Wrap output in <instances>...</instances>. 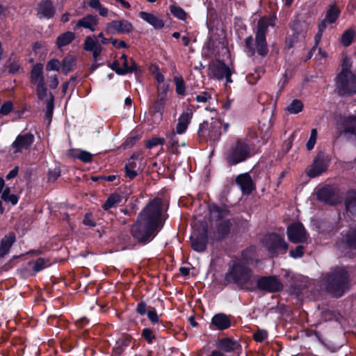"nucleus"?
<instances>
[{
  "mask_svg": "<svg viewBox=\"0 0 356 356\" xmlns=\"http://www.w3.org/2000/svg\"><path fill=\"white\" fill-rule=\"evenodd\" d=\"M162 215L163 200L158 197L142 209L130 229L131 236L138 244H148L161 232L165 224Z\"/></svg>",
  "mask_w": 356,
  "mask_h": 356,
  "instance_id": "obj_1",
  "label": "nucleus"
},
{
  "mask_svg": "<svg viewBox=\"0 0 356 356\" xmlns=\"http://www.w3.org/2000/svg\"><path fill=\"white\" fill-rule=\"evenodd\" d=\"M321 282L328 294L333 298H339L350 289V273L347 267L336 266L323 275Z\"/></svg>",
  "mask_w": 356,
  "mask_h": 356,
  "instance_id": "obj_2",
  "label": "nucleus"
},
{
  "mask_svg": "<svg viewBox=\"0 0 356 356\" xmlns=\"http://www.w3.org/2000/svg\"><path fill=\"white\" fill-rule=\"evenodd\" d=\"M270 25L268 19L264 17L259 19L254 31V38L249 35L245 39L244 47L249 57L257 55L261 58H265L269 54L266 35Z\"/></svg>",
  "mask_w": 356,
  "mask_h": 356,
  "instance_id": "obj_3",
  "label": "nucleus"
},
{
  "mask_svg": "<svg viewBox=\"0 0 356 356\" xmlns=\"http://www.w3.org/2000/svg\"><path fill=\"white\" fill-rule=\"evenodd\" d=\"M252 270L246 264L234 261L229 265L228 270L225 275V281L227 284H234L240 289L252 291Z\"/></svg>",
  "mask_w": 356,
  "mask_h": 356,
  "instance_id": "obj_4",
  "label": "nucleus"
},
{
  "mask_svg": "<svg viewBox=\"0 0 356 356\" xmlns=\"http://www.w3.org/2000/svg\"><path fill=\"white\" fill-rule=\"evenodd\" d=\"M251 156L250 146L242 139H237L223 154L228 166L244 162Z\"/></svg>",
  "mask_w": 356,
  "mask_h": 356,
  "instance_id": "obj_5",
  "label": "nucleus"
},
{
  "mask_svg": "<svg viewBox=\"0 0 356 356\" xmlns=\"http://www.w3.org/2000/svg\"><path fill=\"white\" fill-rule=\"evenodd\" d=\"M334 92L341 97H350L356 92V74H337L334 79Z\"/></svg>",
  "mask_w": 356,
  "mask_h": 356,
  "instance_id": "obj_6",
  "label": "nucleus"
},
{
  "mask_svg": "<svg viewBox=\"0 0 356 356\" xmlns=\"http://www.w3.org/2000/svg\"><path fill=\"white\" fill-rule=\"evenodd\" d=\"M262 243L272 257H277L280 254H284L289 249V244L284 236L275 232L266 234L262 241Z\"/></svg>",
  "mask_w": 356,
  "mask_h": 356,
  "instance_id": "obj_7",
  "label": "nucleus"
},
{
  "mask_svg": "<svg viewBox=\"0 0 356 356\" xmlns=\"http://www.w3.org/2000/svg\"><path fill=\"white\" fill-rule=\"evenodd\" d=\"M30 82L36 85V95L39 100H43L47 96V88L43 73V64L38 63L32 66L30 72Z\"/></svg>",
  "mask_w": 356,
  "mask_h": 356,
  "instance_id": "obj_8",
  "label": "nucleus"
},
{
  "mask_svg": "<svg viewBox=\"0 0 356 356\" xmlns=\"http://www.w3.org/2000/svg\"><path fill=\"white\" fill-rule=\"evenodd\" d=\"M316 196L318 201L330 206H336L340 202L338 189L334 185L325 184L318 188Z\"/></svg>",
  "mask_w": 356,
  "mask_h": 356,
  "instance_id": "obj_9",
  "label": "nucleus"
},
{
  "mask_svg": "<svg viewBox=\"0 0 356 356\" xmlns=\"http://www.w3.org/2000/svg\"><path fill=\"white\" fill-rule=\"evenodd\" d=\"M330 161L329 156L326 153L323 152H318L312 164L307 169V175L310 178L320 176L327 170Z\"/></svg>",
  "mask_w": 356,
  "mask_h": 356,
  "instance_id": "obj_10",
  "label": "nucleus"
},
{
  "mask_svg": "<svg viewBox=\"0 0 356 356\" xmlns=\"http://www.w3.org/2000/svg\"><path fill=\"white\" fill-rule=\"evenodd\" d=\"M190 241L192 249L197 252H203L207 250L208 243V228L207 226L201 229L195 230L191 237Z\"/></svg>",
  "mask_w": 356,
  "mask_h": 356,
  "instance_id": "obj_11",
  "label": "nucleus"
},
{
  "mask_svg": "<svg viewBox=\"0 0 356 356\" xmlns=\"http://www.w3.org/2000/svg\"><path fill=\"white\" fill-rule=\"evenodd\" d=\"M257 288L268 293H277L282 291L283 284L275 275L262 276L257 280Z\"/></svg>",
  "mask_w": 356,
  "mask_h": 356,
  "instance_id": "obj_12",
  "label": "nucleus"
},
{
  "mask_svg": "<svg viewBox=\"0 0 356 356\" xmlns=\"http://www.w3.org/2000/svg\"><path fill=\"white\" fill-rule=\"evenodd\" d=\"M286 234L289 241L293 243H305L307 240L306 229L302 223L300 222L289 225Z\"/></svg>",
  "mask_w": 356,
  "mask_h": 356,
  "instance_id": "obj_13",
  "label": "nucleus"
},
{
  "mask_svg": "<svg viewBox=\"0 0 356 356\" xmlns=\"http://www.w3.org/2000/svg\"><path fill=\"white\" fill-rule=\"evenodd\" d=\"M133 31L132 23L127 19L113 20L106 25L108 33L129 34Z\"/></svg>",
  "mask_w": 356,
  "mask_h": 356,
  "instance_id": "obj_14",
  "label": "nucleus"
},
{
  "mask_svg": "<svg viewBox=\"0 0 356 356\" xmlns=\"http://www.w3.org/2000/svg\"><path fill=\"white\" fill-rule=\"evenodd\" d=\"M238 221V218H232L224 219L216 224V241H222L227 238L231 232V229L234 224H236Z\"/></svg>",
  "mask_w": 356,
  "mask_h": 356,
  "instance_id": "obj_15",
  "label": "nucleus"
},
{
  "mask_svg": "<svg viewBox=\"0 0 356 356\" xmlns=\"http://www.w3.org/2000/svg\"><path fill=\"white\" fill-rule=\"evenodd\" d=\"M34 135L31 133L19 134L11 145L14 149V153H20L23 149H29L34 143Z\"/></svg>",
  "mask_w": 356,
  "mask_h": 356,
  "instance_id": "obj_16",
  "label": "nucleus"
},
{
  "mask_svg": "<svg viewBox=\"0 0 356 356\" xmlns=\"http://www.w3.org/2000/svg\"><path fill=\"white\" fill-rule=\"evenodd\" d=\"M56 8L51 0H41L37 5V17L49 19L54 17Z\"/></svg>",
  "mask_w": 356,
  "mask_h": 356,
  "instance_id": "obj_17",
  "label": "nucleus"
},
{
  "mask_svg": "<svg viewBox=\"0 0 356 356\" xmlns=\"http://www.w3.org/2000/svg\"><path fill=\"white\" fill-rule=\"evenodd\" d=\"M292 31L293 34L286 38L285 46L287 49L293 48L296 43L305 38L306 31L302 29L301 23H295L292 26Z\"/></svg>",
  "mask_w": 356,
  "mask_h": 356,
  "instance_id": "obj_18",
  "label": "nucleus"
},
{
  "mask_svg": "<svg viewBox=\"0 0 356 356\" xmlns=\"http://www.w3.org/2000/svg\"><path fill=\"white\" fill-rule=\"evenodd\" d=\"M235 182L240 187L243 195H250L256 188L252 177L248 172L238 175L236 177Z\"/></svg>",
  "mask_w": 356,
  "mask_h": 356,
  "instance_id": "obj_19",
  "label": "nucleus"
},
{
  "mask_svg": "<svg viewBox=\"0 0 356 356\" xmlns=\"http://www.w3.org/2000/svg\"><path fill=\"white\" fill-rule=\"evenodd\" d=\"M229 70L230 68L223 60L217 59L209 65V75L218 80H222Z\"/></svg>",
  "mask_w": 356,
  "mask_h": 356,
  "instance_id": "obj_20",
  "label": "nucleus"
},
{
  "mask_svg": "<svg viewBox=\"0 0 356 356\" xmlns=\"http://www.w3.org/2000/svg\"><path fill=\"white\" fill-rule=\"evenodd\" d=\"M343 204L348 216L356 217V188H350L346 191Z\"/></svg>",
  "mask_w": 356,
  "mask_h": 356,
  "instance_id": "obj_21",
  "label": "nucleus"
},
{
  "mask_svg": "<svg viewBox=\"0 0 356 356\" xmlns=\"http://www.w3.org/2000/svg\"><path fill=\"white\" fill-rule=\"evenodd\" d=\"M216 346L220 350L225 353H238L241 350V345L239 343L229 337L218 339L216 341Z\"/></svg>",
  "mask_w": 356,
  "mask_h": 356,
  "instance_id": "obj_22",
  "label": "nucleus"
},
{
  "mask_svg": "<svg viewBox=\"0 0 356 356\" xmlns=\"http://www.w3.org/2000/svg\"><path fill=\"white\" fill-rule=\"evenodd\" d=\"M231 325L230 316L224 313H218L212 317L210 327L222 331L229 328Z\"/></svg>",
  "mask_w": 356,
  "mask_h": 356,
  "instance_id": "obj_23",
  "label": "nucleus"
},
{
  "mask_svg": "<svg viewBox=\"0 0 356 356\" xmlns=\"http://www.w3.org/2000/svg\"><path fill=\"white\" fill-rule=\"evenodd\" d=\"M193 117V112L191 109L188 108L184 111L178 118V123L176 126V133L178 134H183L186 132L188 124Z\"/></svg>",
  "mask_w": 356,
  "mask_h": 356,
  "instance_id": "obj_24",
  "label": "nucleus"
},
{
  "mask_svg": "<svg viewBox=\"0 0 356 356\" xmlns=\"http://www.w3.org/2000/svg\"><path fill=\"white\" fill-rule=\"evenodd\" d=\"M99 24V17L96 15L88 14L85 17L79 19L76 22V27L85 28L92 32L95 31V26Z\"/></svg>",
  "mask_w": 356,
  "mask_h": 356,
  "instance_id": "obj_25",
  "label": "nucleus"
},
{
  "mask_svg": "<svg viewBox=\"0 0 356 356\" xmlns=\"http://www.w3.org/2000/svg\"><path fill=\"white\" fill-rule=\"evenodd\" d=\"M140 18L152 26L155 29L159 30L164 27V21L152 13L140 11L138 14Z\"/></svg>",
  "mask_w": 356,
  "mask_h": 356,
  "instance_id": "obj_26",
  "label": "nucleus"
},
{
  "mask_svg": "<svg viewBox=\"0 0 356 356\" xmlns=\"http://www.w3.org/2000/svg\"><path fill=\"white\" fill-rule=\"evenodd\" d=\"M132 337L125 334L116 341L115 346L112 349L111 356H121L127 348L130 346Z\"/></svg>",
  "mask_w": 356,
  "mask_h": 356,
  "instance_id": "obj_27",
  "label": "nucleus"
},
{
  "mask_svg": "<svg viewBox=\"0 0 356 356\" xmlns=\"http://www.w3.org/2000/svg\"><path fill=\"white\" fill-rule=\"evenodd\" d=\"M16 240L15 234L13 232L5 235L0 243V257L3 258L8 254L13 244Z\"/></svg>",
  "mask_w": 356,
  "mask_h": 356,
  "instance_id": "obj_28",
  "label": "nucleus"
},
{
  "mask_svg": "<svg viewBox=\"0 0 356 356\" xmlns=\"http://www.w3.org/2000/svg\"><path fill=\"white\" fill-rule=\"evenodd\" d=\"M67 155L73 159H76L83 163H90L92 161L93 155L83 149H70L68 150Z\"/></svg>",
  "mask_w": 356,
  "mask_h": 356,
  "instance_id": "obj_29",
  "label": "nucleus"
},
{
  "mask_svg": "<svg viewBox=\"0 0 356 356\" xmlns=\"http://www.w3.org/2000/svg\"><path fill=\"white\" fill-rule=\"evenodd\" d=\"M122 200V196L118 193H111L105 202L102 204V208L105 211H108L111 209L116 207Z\"/></svg>",
  "mask_w": 356,
  "mask_h": 356,
  "instance_id": "obj_30",
  "label": "nucleus"
},
{
  "mask_svg": "<svg viewBox=\"0 0 356 356\" xmlns=\"http://www.w3.org/2000/svg\"><path fill=\"white\" fill-rule=\"evenodd\" d=\"M341 10L336 3L330 4L325 13V19L328 24H334L339 19Z\"/></svg>",
  "mask_w": 356,
  "mask_h": 356,
  "instance_id": "obj_31",
  "label": "nucleus"
},
{
  "mask_svg": "<svg viewBox=\"0 0 356 356\" xmlns=\"http://www.w3.org/2000/svg\"><path fill=\"white\" fill-rule=\"evenodd\" d=\"M75 38V34L71 31H66L59 35L56 38V46L60 49L70 44Z\"/></svg>",
  "mask_w": 356,
  "mask_h": 356,
  "instance_id": "obj_32",
  "label": "nucleus"
},
{
  "mask_svg": "<svg viewBox=\"0 0 356 356\" xmlns=\"http://www.w3.org/2000/svg\"><path fill=\"white\" fill-rule=\"evenodd\" d=\"M165 104V100L157 97V99L150 106L149 108L151 111L154 115H159V120H161L163 118Z\"/></svg>",
  "mask_w": 356,
  "mask_h": 356,
  "instance_id": "obj_33",
  "label": "nucleus"
},
{
  "mask_svg": "<svg viewBox=\"0 0 356 356\" xmlns=\"http://www.w3.org/2000/svg\"><path fill=\"white\" fill-rule=\"evenodd\" d=\"M76 63V58L70 54L65 56L61 63L60 66L62 67V72L67 75L68 73L73 70L74 66Z\"/></svg>",
  "mask_w": 356,
  "mask_h": 356,
  "instance_id": "obj_34",
  "label": "nucleus"
},
{
  "mask_svg": "<svg viewBox=\"0 0 356 356\" xmlns=\"http://www.w3.org/2000/svg\"><path fill=\"white\" fill-rule=\"evenodd\" d=\"M209 208L211 213H218V216L216 218L217 220L222 221L225 216L230 214V210L226 205L220 207L216 204H212L209 205Z\"/></svg>",
  "mask_w": 356,
  "mask_h": 356,
  "instance_id": "obj_35",
  "label": "nucleus"
},
{
  "mask_svg": "<svg viewBox=\"0 0 356 356\" xmlns=\"http://www.w3.org/2000/svg\"><path fill=\"white\" fill-rule=\"evenodd\" d=\"M138 170L136 161H128L124 166L125 177L133 180L138 175Z\"/></svg>",
  "mask_w": 356,
  "mask_h": 356,
  "instance_id": "obj_36",
  "label": "nucleus"
},
{
  "mask_svg": "<svg viewBox=\"0 0 356 356\" xmlns=\"http://www.w3.org/2000/svg\"><path fill=\"white\" fill-rule=\"evenodd\" d=\"M343 242L350 249H356V226L350 228L346 234Z\"/></svg>",
  "mask_w": 356,
  "mask_h": 356,
  "instance_id": "obj_37",
  "label": "nucleus"
},
{
  "mask_svg": "<svg viewBox=\"0 0 356 356\" xmlns=\"http://www.w3.org/2000/svg\"><path fill=\"white\" fill-rule=\"evenodd\" d=\"M353 67V60L351 58L347 55L343 57L341 63V70L338 74H356L351 69Z\"/></svg>",
  "mask_w": 356,
  "mask_h": 356,
  "instance_id": "obj_38",
  "label": "nucleus"
},
{
  "mask_svg": "<svg viewBox=\"0 0 356 356\" xmlns=\"http://www.w3.org/2000/svg\"><path fill=\"white\" fill-rule=\"evenodd\" d=\"M355 36V31L352 28L348 29L342 33L340 42L346 47H349L353 43Z\"/></svg>",
  "mask_w": 356,
  "mask_h": 356,
  "instance_id": "obj_39",
  "label": "nucleus"
},
{
  "mask_svg": "<svg viewBox=\"0 0 356 356\" xmlns=\"http://www.w3.org/2000/svg\"><path fill=\"white\" fill-rule=\"evenodd\" d=\"M176 131H172L167 138L169 139L168 149L172 154H177L179 153V139L176 136Z\"/></svg>",
  "mask_w": 356,
  "mask_h": 356,
  "instance_id": "obj_40",
  "label": "nucleus"
},
{
  "mask_svg": "<svg viewBox=\"0 0 356 356\" xmlns=\"http://www.w3.org/2000/svg\"><path fill=\"white\" fill-rule=\"evenodd\" d=\"M221 124H214L210 127V132L208 136L207 140H209L211 142H218L221 136Z\"/></svg>",
  "mask_w": 356,
  "mask_h": 356,
  "instance_id": "obj_41",
  "label": "nucleus"
},
{
  "mask_svg": "<svg viewBox=\"0 0 356 356\" xmlns=\"http://www.w3.org/2000/svg\"><path fill=\"white\" fill-rule=\"evenodd\" d=\"M173 81L175 85L176 93L184 97L186 94L185 81L181 76H175L173 78Z\"/></svg>",
  "mask_w": 356,
  "mask_h": 356,
  "instance_id": "obj_42",
  "label": "nucleus"
},
{
  "mask_svg": "<svg viewBox=\"0 0 356 356\" xmlns=\"http://www.w3.org/2000/svg\"><path fill=\"white\" fill-rule=\"evenodd\" d=\"M213 124H209L208 121H204L199 125L197 131L198 137L202 140H207L208 136L210 132V127Z\"/></svg>",
  "mask_w": 356,
  "mask_h": 356,
  "instance_id": "obj_43",
  "label": "nucleus"
},
{
  "mask_svg": "<svg viewBox=\"0 0 356 356\" xmlns=\"http://www.w3.org/2000/svg\"><path fill=\"white\" fill-rule=\"evenodd\" d=\"M147 318L149 320V321L153 323H159L161 325V328L163 330H165L167 328V325H165L163 321H160L159 315L155 309L154 307H149L147 314Z\"/></svg>",
  "mask_w": 356,
  "mask_h": 356,
  "instance_id": "obj_44",
  "label": "nucleus"
},
{
  "mask_svg": "<svg viewBox=\"0 0 356 356\" xmlns=\"http://www.w3.org/2000/svg\"><path fill=\"white\" fill-rule=\"evenodd\" d=\"M49 264V259L40 257L33 262L32 269L35 273H38L47 268Z\"/></svg>",
  "mask_w": 356,
  "mask_h": 356,
  "instance_id": "obj_45",
  "label": "nucleus"
},
{
  "mask_svg": "<svg viewBox=\"0 0 356 356\" xmlns=\"http://www.w3.org/2000/svg\"><path fill=\"white\" fill-rule=\"evenodd\" d=\"M303 107L302 102L300 99H295L287 106V111L289 113L297 114L302 111Z\"/></svg>",
  "mask_w": 356,
  "mask_h": 356,
  "instance_id": "obj_46",
  "label": "nucleus"
},
{
  "mask_svg": "<svg viewBox=\"0 0 356 356\" xmlns=\"http://www.w3.org/2000/svg\"><path fill=\"white\" fill-rule=\"evenodd\" d=\"M270 122L268 121V124L266 126L265 124H261V122H259V131L261 138L263 140H268L270 136V129H271Z\"/></svg>",
  "mask_w": 356,
  "mask_h": 356,
  "instance_id": "obj_47",
  "label": "nucleus"
},
{
  "mask_svg": "<svg viewBox=\"0 0 356 356\" xmlns=\"http://www.w3.org/2000/svg\"><path fill=\"white\" fill-rule=\"evenodd\" d=\"M49 98L47 100L46 103V113H45V117L46 118H51L53 115V111L54 108V95L51 92H49Z\"/></svg>",
  "mask_w": 356,
  "mask_h": 356,
  "instance_id": "obj_48",
  "label": "nucleus"
},
{
  "mask_svg": "<svg viewBox=\"0 0 356 356\" xmlns=\"http://www.w3.org/2000/svg\"><path fill=\"white\" fill-rule=\"evenodd\" d=\"M172 15L181 20H184L186 17V13L185 10L175 5H172L170 7Z\"/></svg>",
  "mask_w": 356,
  "mask_h": 356,
  "instance_id": "obj_49",
  "label": "nucleus"
},
{
  "mask_svg": "<svg viewBox=\"0 0 356 356\" xmlns=\"http://www.w3.org/2000/svg\"><path fill=\"white\" fill-rule=\"evenodd\" d=\"M164 143V138L153 136L145 142V147L147 149H151L159 145H163Z\"/></svg>",
  "mask_w": 356,
  "mask_h": 356,
  "instance_id": "obj_50",
  "label": "nucleus"
},
{
  "mask_svg": "<svg viewBox=\"0 0 356 356\" xmlns=\"http://www.w3.org/2000/svg\"><path fill=\"white\" fill-rule=\"evenodd\" d=\"M141 337L143 338L148 344H152L156 339V336L150 328H144L141 332Z\"/></svg>",
  "mask_w": 356,
  "mask_h": 356,
  "instance_id": "obj_51",
  "label": "nucleus"
},
{
  "mask_svg": "<svg viewBox=\"0 0 356 356\" xmlns=\"http://www.w3.org/2000/svg\"><path fill=\"white\" fill-rule=\"evenodd\" d=\"M170 85L163 83L157 87V97L167 101V93L169 90Z\"/></svg>",
  "mask_w": 356,
  "mask_h": 356,
  "instance_id": "obj_52",
  "label": "nucleus"
},
{
  "mask_svg": "<svg viewBox=\"0 0 356 356\" xmlns=\"http://www.w3.org/2000/svg\"><path fill=\"white\" fill-rule=\"evenodd\" d=\"M99 44L97 41L93 40L90 36L86 37L83 44V49L87 51H90L96 48Z\"/></svg>",
  "mask_w": 356,
  "mask_h": 356,
  "instance_id": "obj_53",
  "label": "nucleus"
},
{
  "mask_svg": "<svg viewBox=\"0 0 356 356\" xmlns=\"http://www.w3.org/2000/svg\"><path fill=\"white\" fill-rule=\"evenodd\" d=\"M60 67V62L57 58H52L49 60L46 64V70L47 72L49 71H56L58 72Z\"/></svg>",
  "mask_w": 356,
  "mask_h": 356,
  "instance_id": "obj_54",
  "label": "nucleus"
},
{
  "mask_svg": "<svg viewBox=\"0 0 356 356\" xmlns=\"http://www.w3.org/2000/svg\"><path fill=\"white\" fill-rule=\"evenodd\" d=\"M47 323L55 327H61L65 323L63 318L57 315H50L47 318Z\"/></svg>",
  "mask_w": 356,
  "mask_h": 356,
  "instance_id": "obj_55",
  "label": "nucleus"
},
{
  "mask_svg": "<svg viewBox=\"0 0 356 356\" xmlns=\"http://www.w3.org/2000/svg\"><path fill=\"white\" fill-rule=\"evenodd\" d=\"M317 135L318 134L316 129H312L311 131L310 137L306 144L307 150L310 151L314 148L316 142Z\"/></svg>",
  "mask_w": 356,
  "mask_h": 356,
  "instance_id": "obj_56",
  "label": "nucleus"
},
{
  "mask_svg": "<svg viewBox=\"0 0 356 356\" xmlns=\"http://www.w3.org/2000/svg\"><path fill=\"white\" fill-rule=\"evenodd\" d=\"M149 307L144 300H141L136 305V312L140 316H144L147 314Z\"/></svg>",
  "mask_w": 356,
  "mask_h": 356,
  "instance_id": "obj_57",
  "label": "nucleus"
},
{
  "mask_svg": "<svg viewBox=\"0 0 356 356\" xmlns=\"http://www.w3.org/2000/svg\"><path fill=\"white\" fill-rule=\"evenodd\" d=\"M83 224L91 227H94L97 225V223L93 218V215L91 212H88L84 215Z\"/></svg>",
  "mask_w": 356,
  "mask_h": 356,
  "instance_id": "obj_58",
  "label": "nucleus"
},
{
  "mask_svg": "<svg viewBox=\"0 0 356 356\" xmlns=\"http://www.w3.org/2000/svg\"><path fill=\"white\" fill-rule=\"evenodd\" d=\"M7 68L9 74H14L19 70L20 65L18 62L15 60L11 61V58H10L8 61Z\"/></svg>",
  "mask_w": 356,
  "mask_h": 356,
  "instance_id": "obj_59",
  "label": "nucleus"
},
{
  "mask_svg": "<svg viewBox=\"0 0 356 356\" xmlns=\"http://www.w3.org/2000/svg\"><path fill=\"white\" fill-rule=\"evenodd\" d=\"M268 337V332L264 330H258L253 334L255 341L261 343Z\"/></svg>",
  "mask_w": 356,
  "mask_h": 356,
  "instance_id": "obj_60",
  "label": "nucleus"
},
{
  "mask_svg": "<svg viewBox=\"0 0 356 356\" xmlns=\"http://www.w3.org/2000/svg\"><path fill=\"white\" fill-rule=\"evenodd\" d=\"M13 108V102L11 101H7L2 104L0 108V114L7 115L12 111Z\"/></svg>",
  "mask_w": 356,
  "mask_h": 356,
  "instance_id": "obj_61",
  "label": "nucleus"
},
{
  "mask_svg": "<svg viewBox=\"0 0 356 356\" xmlns=\"http://www.w3.org/2000/svg\"><path fill=\"white\" fill-rule=\"evenodd\" d=\"M60 176V168H54L53 170H49L47 174V181L54 182Z\"/></svg>",
  "mask_w": 356,
  "mask_h": 356,
  "instance_id": "obj_62",
  "label": "nucleus"
},
{
  "mask_svg": "<svg viewBox=\"0 0 356 356\" xmlns=\"http://www.w3.org/2000/svg\"><path fill=\"white\" fill-rule=\"evenodd\" d=\"M108 66L113 71L115 72L118 75H125L126 71L124 70H121L120 67V63L118 60H115L113 63H109Z\"/></svg>",
  "mask_w": 356,
  "mask_h": 356,
  "instance_id": "obj_63",
  "label": "nucleus"
},
{
  "mask_svg": "<svg viewBox=\"0 0 356 356\" xmlns=\"http://www.w3.org/2000/svg\"><path fill=\"white\" fill-rule=\"evenodd\" d=\"M304 247L302 245H298L296 248L292 249L289 252V254L293 258H300L302 257L304 254Z\"/></svg>",
  "mask_w": 356,
  "mask_h": 356,
  "instance_id": "obj_64",
  "label": "nucleus"
}]
</instances>
